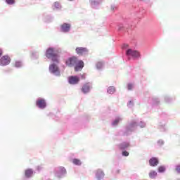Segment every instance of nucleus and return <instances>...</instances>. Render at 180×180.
<instances>
[{"label":"nucleus","mask_w":180,"mask_h":180,"mask_svg":"<svg viewBox=\"0 0 180 180\" xmlns=\"http://www.w3.org/2000/svg\"><path fill=\"white\" fill-rule=\"evenodd\" d=\"M62 49L57 46H49L46 49L45 56L48 60H51L52 63L49 65V72L53 77L60 78L61 77V69L58 66L60 64V54H61Z\"/></svg>","instance_id":"1"},{"label":"nucleus","mask_w":180,"mask_h":180,"mask_svg":"<svg viewBox=\"0 0 180 180\" xmlns=\"http://www.w3.org/2000/svg\"><path fill=\"white\" fill-rule=\"evenodd\" d=\"M122 49L126 50L125 54L129 60H131V58H133V60H139L140 57H141L139 51L129 48V44H124L122 45Z\"/></svg>","instance_id":"2"},{"label":"nucleus","mask_w":180,"mask_h":180,"mask_svg":"<svg viewBox=\"0 0 180 180\" xmlns=\"http://www.w3.org/2000/svg\"><path fill=\"white\" fill-rule=\"evenodd\" d=\"M136 123L129 122L125 126V129H121L116 133V136H130L133 131H134V127Z\"/></svg>","instance_id":"3"},{"label":"nucleus","mask_w":180,"mask_h":180,"mask_svg":"<svg viewBox=\"0 0 180 180\" xmlns=\"http://www.w3.org/2000/svg\"><path fill=\"white\" fill-rule=\"evenodd\" d=\"M53 174L57 179H63L67 176V169L63 166H59L54 169Z\"/></svg>","instance_id":"4"},{"label":"nucleus","mask_w":180,"mask_h":180,"mask_svg":"<svg viewBox=\"0 0 180 180\" xmlns=\"http://www.w3.org/2000/svg\"><path fill=\"white\" fill-rule=\"evenodd\" d=\"M160 117L161 119H164V120L159 122L158 129L162 132L167 131V119H168L169 115L167 112H162Z\"/></svg>","instance_id":"5"},{"label":"nucleus","mask_w":180,"mask_h":180,"mask_svg":"<svg viewBox=\"0 0 180 180\" xmlns=\"http://www.w3.org/2000/svg\"><path fill=\"white\" fill-rule=\"evenodd\" d=\"M35 105L37 108H38V109H41V110L47 108V102L46 101V99L40 97L37 99Z\"/></svg>","instance_id":"6"},{"label":"nucleus","mask_w":180,"mask_h":180,"mask_svg":"<svg viewBox=\"0 0 180 180\" xmlns=\"http://www.w3.org/2000/svg\"><path fill=\"white\" fill-rule=\"evenodd\" d=\"M75 53L77 56L80 57H84L85 56H88L89 54V49L86 47H77L75 49Z\"/></svg>","instance_id":"7"},{"label":"nucleus","mask_w":180,"mask_h":180,"mask_svg":"<svg viewBox=\"0 0 180 180\" xmlns=\"http://www.w3.org/2000/svg\"><path fill=\"white\" fill-rule=\"evenodd\" d=\"M160 103L161 101L160 100V98L157 96L150 97L148 100V103H149V105H151L152 108H157L158 106H160Z\"/></svg>","instance_id":"8"},{"label":"nucleus","mask_w":180,"mask_h":180,"mask_svg":"<svg viewBox=\"0 0 180 180\" xmlns=\"http://www.w3.org/2000/svg\"><path fill=\"white\" fill-rule=\"evenodd\" d=\"M92 89V83L86 82L84 83L81 89V92L83 93L84 95H87L91 92V89Z\"/></svg>","instance_id":"9"},{"label":"nucleus","mask_w":180,"mask_h":180,"mask_svg":"<svg viewBox=\"0 0 180 180\" xmlns=\"http://www.w3.org/2000/svg\"><path fill=\"white\" fill-rule=\"evenodd\" d=\"M11 64V57L8 55H4L0 58V65L1 67H6Z\"/></svg>","instance_id":"10"},{"label":"nucleus","mask_w":180,"mask_h":180,"mask_svg":"<svg viewBox=\"0 0 180 180\" xmlns=\"http://www.w3.org/2000/svg\"><path fill=\"white\" fill-rule=\"evenodd\" d=\"M61 33H70L71 32V23L63 22L60 26Z\"/></svg>","instance_id":"11"},{"label":"nucleus","mask_w":180,"mask_h":180,"mask_svg":"<svg viewBox=\"0 0 180 180\" xmlns=\"http://www.w3.org/2000/svg\"><path fill=\"white\" fill-rule=\"evenodd\" d=\"M77 60L78 58H77L76 56L70 57L65 60V65L70 68L74 67L75 64H77Z\"/></svg>","instance_id":"12"},{"label":"nucleus","mask_w":180,"mask_h":180,"mask_svg":"<svg viewBox=\"0 0 180 180\" xmlns=\"http://www.w3.org/2000/svg\"><path fill=\"white\" fill-rule=\"evenodd\" d=\"M68 81L70 85H77L79 83V77L78 75H72L68 78Z\"/></svg>","instance_id":"13"},{"label":"nucleus","mask_w":180,"mask_h":180,"mask_svg":"<svg viewBox=\"0 0 180 180\" xmlns=\"http://www.w3.org/2000/svg\"><path fill=\"white\" fill-rule=\"evenodd\" d=\"M116 30L120 36H123L127 30V27L124 26L123 24H118Z\"/></svg>","instance_id":"14"},{"label":"nucleus","mask_w":180,"mask_h":180,"mask_svg":"<svg viewBox=\"0 0 180 180\" xmlns=\"http://www.w3.org/2000/svg\"><path fill=\"white\" fill-rule=\"evenodd\" d=\"M90 6L92 9H99L101 4H102V0H89Z\"/></svg>","instance_id":"15"},{"label":"nucleus","mask_w":180,"mask_h":180,"mask_svg":"<svg viewBox=\"0 0 180 180\" xmlns=\"http://www.w3.org/2000/svg\"><path fill=\"white\" fill-rule=\"evenodd\" d=\"M95 178L97 180H102L105 178V172L102 169H98L95 172Z\"/></svg>","instance_id":"16"},{"label":"nucleus","mask_w":180,"mask_h":180,"mask_svg":"<svg viewBox=\"0 0 180 180\" xmlns=\"http://www.w3.org/2000/svg\"><path fill=\"white\" fill-rule=\"evenodd\" d=\"M84 60L77 59V60H76V63L74 65L75 71L76 72L81 71V70L84 68Z\"/></svg>","instance_id":"17"},{"label":"nucleus","mask_w":180,"mask_h":180,"mask_svg":"<svg viewBox=\"0 0 180 180\" xmlns=\"http://www.w3.org/2000/svg\"><path fill=\"white\" fill-rule=\"evenodd\" d=\"M34 174L35 172H34V170H33V169H31V168L26 169L24 172L25 178H26L27 179H30V178L33 177Z\"/></svg>","instance_id":"18"},{"label":"nucleus","mask_w":180,"mask_h":180,"mask_svg":"<svg viewBox=\"0 0 180 180\" xmlns=\"http://www.w3.org/2000/svg\"><path fill=\"white\" fill-rule=\"evenodd\" d=\"M43 20L45 22V23H51L53 20H54V17L50 14H48L46 13H44L43 15Z\"/></svg>","instance_id":"19"},{"label":"nucleus","mask_w":180,"mask_h":180,"mask_svg":"<svg viewBox=\"0 0 180 180\" xmlns=\"http://www.w3.org/2000/svg\"><path fill=\"white\" fill-rule=\"evenodd\" d=\"M117 147H118L119 150H120V151L127 150V148H129L130 147V142L124 141V142L118 144Z\"/></svg>","instance_id":"20"},{"label":"nucleus","mask_w":180,"mask_h":180,"mask_svg":"<svg viewBox=\"0 0 180 180\" xmlns=\"http://www.w3.org/2000/svg\"><path fill=\"white\" fill-rule=\"evenodd\" d=\"M160 164V160H158V158L157 157H152L149 160V165L150 167H157Z\"/></svg>","instance_id":"21"},{"label":"nucleus","mask_w":180,"mask_h":180,"mask_svg":"<svg viewBox=\"0 0 180 180\" xmlns=\"http://www.w3.org/2000/svg\"><path fill=\"white\" fill-rule=\"evenodd\" d=\"M39 57L40 56H39V51H36V50L31 51L30 52L31 60H39Z\"/></svg>","instance_id":"22"},{"label":"nucleus","mask_w":180,"mask_h":180,"mask_svg":"<svg viewBox=\"0 0 180 180\" xmlns=\"http://www.w3.org/2000/svg\"><path fill=\"white\" fill-rule=\"evenodd\" d=\"M135 123L134 130H136V127H140L141 129H144L146 127V124L144 121L141 120L140 122L131 121L130 123Z\"/></svg>","instance_id":"23"},{"label":"nucleus","mask_w":180,"mask_h":180,"mask_svg":"<svg viewBox=\"0 0 180 180\" xmlns=\"http://www.w3.org/2000/svg\"><path fill=\"white\" fill-rule=\"evenodd\" d=\"M123 120V118L122 117H117L115 120H113L111 122V125L112 127H116Z\"/></svg>","instance_id":"24"},{"label":"nucleus","mask_w":180,"mask_h":180,"mask_svg":"<svg viewBox=\"0 0 180 180\" xmlns=\"http://www.w3.org/2000/svg\"><path fill=\"white\" fill-rule=\"evenodd\" d=\"M164 101L165 103H168L169 105L172 103L174 101H175V97H171L169 95H165L164 96Z\"/></svg>","instance_id":"25"},{"label":"nucleus","mask_w":180,"mask_h":180,"mask_svg":"<svg viewBox=\"0 0 180 180\" xmlns=\"http://www.w3.org/2000/svg\"><path fill=\"white\" fill-rule=\"evenodd\" d=\"M52 8L53 11H61L63 6H61L60 2L56 1L53 3V4L52 5Z\"/></svg>","instance_id":"26"},{"label":"nucleus","mask_w":180,"mask_h":180,"mask_svg":"<svg viewBox=\"0 0 180 180\" xmlns=\"http://www.w3.org/2000/svg\"><path fill=\"white\" fill-rule=\"evenodd\" d=\"M115 92H116V87H115L114 86H110L107 89V94H108L109 95H113Z\"/></svg>","instance_id":"27"},{"label":"nucleus","mask_w":180,"mask_h":180,"mask_svg":"<svg viewBox=\"0 0 180 180\" xmlns=\"http://www.w3.org/2000/svg\"><path fill=\"white\" fill-rule=\"evenodd\" d=\"M136 12H137L138 16H144V13H146V10L143 8H139L136 9Z\"/></svg>","instance_id":"28"},{"label":"nucleus","mask_w":180,"mask_h":180,"mask_svg":"<svg viewBox=\"0 0 180 180\" xmlns=\"http://www.w3.org/2000/svg\"><path fill=\"white\" fill-rule=\"evenodd\" d=\"M13 67H15V68H18V69L22 68V67H23V63L20 60H16L14 63Z\"/></svg>","instance_id":"29"},{"label":"nucleus","mask_w":180,"mask_h":180,"mask_svg":"<svg viewBox=\"0 0 180 180\" xmlns=\"http://www.w3.org/2000/svg\"><path fill=\"white\" fill-rule=\"evenodd\" d=\"M166 171L167 167H165V166L164 165L159 166V167L158 168V172H159V174H164V172H165Z\"/></svg>","instance_id":"30"},{"label":"nucleus","mask_w":180,"mask_h":180,"mask_svg":"<svg viewBox=\"0 0 180 180\" xmlns=\"http://www.w3.org/2000/svg\"><path fill=\"white\" fill-rule=\"evenodd\" d=\"M103 65H105V63L101 61L97 62V63L96 64V69L98 70V71L103 68Z\"/></svg>","instance_id":"31"},{"label":"nucleus","mask_w":180,"mask_h":180,"mask_svg":"<svg viewBox=\"0 0 180 180\" xmlns=\"http://www.w3.org/2000/svg\"><path fill=\"white\" fill-rule=\"evenodd\" d=\"M113 175H117V174H120V169L117 168V166H115L111 171Z\"/></svg>","instance_id":"32"},{"label":"nucleus","mask_w":180,"mask_h":180,"mask_svg":"<svg viewBox=\"0 0 180 180\" xmlns=\"http://www.w3.org/2000/svg\"><path fill=\"white\" fill-rule=\"evenodd\" d=\"M49 116L51 117V119H53V120H58L60 119V117H58V115H56L53 112H50Z\"/></svg>","instance_id":"33"},{"label":"nucleus","mask_w":180,"mask_h":180,"mask_svg":"<svg viewBox=\"0 0 180 180\" xmlns=\"http://www.w3.org/2000/svg\"><path fill=\"white\" fill-rule=\"evenodd\" d=\"M157 176V172L155 171H151L150 173H149V177L151 179H154L155 178H156Z\"/></svg>","instance_id":"34"},{"label":"nucleus","mask_w":180,"mask_h":180,"mask_svg":"<svg viewBox=\"0 0 180 180\" xmlns=\"http://www.w3.org/2000/svg\"><path fill=\"white\" fill-rule=\"evenodd\" d=\"M134 88V84H133V83H128L127 84V91H133Z\"/></svg>","instance_id":"35"},{"label":"nucleus","mask_w":180,"mask_h":180,"mask_svg":"<svg viewBox=\"0 0 180 180\" xmlns=\"http://www.w3.org/2000/svg\"><path fill=\"white\" fill-rule=\"evenodd\" d=\"M165 144V141L162 139H159L157 141V146L158 147H162Z\"/></svg>","instance_id":"36"},{"label":"nucleus","mask_w":180,"mask_h":180,"mask_svg":"<svg viewBox=\"0 0 180 180\" xmlns=\"http://www.w3.org/2000/svg\"><path fill=\"white\" fill-rule=\"evenodd\" d=\"M72 162L75 165H78V166L81 165L82 164L81 160H79L77 158L73 159Z\"/></svg>","instance_id":"37"},{"label":"nucleus","mask_w":180,"mask_h":180,"mask_svg":"<svg viewBox=\"0 0 180 180\" xmlns=\"http://www.w3.org/2000/svg\"><path fill=\"white\" fill-rule=\"evenodd\" d=\"M5 2L7 5H15L16 4L15 0H5Z\"/></svg>","instance_id":"38"},{"label":"nucleus","mask_w":180,"mask_h":180,"mask_svg":"<svg viewBox=\"0 0 180 180\" xmlns=\"http://www.w3.org/2000/svg\"><path fill=\"white\" fill-rule=\"evenodd\" d=\"M129 155H130V153L127 150H122V157H129Z\"/></svg>","instance_id":"39"},{"label":"nucleus","mask_w":180,"mask_h":180,"mask_svg":"<svg viewBox=\"0 0 180 180\" xmlns=\"http://www.w3.org/2000/svg\"><path fill=\"white\" fill-rule=\"evenodd\" d=\"M127 106L129 108H133V106H134V102L132 100H130L129 101H128Z\"/></svg>","instance_id":"40"},{"label":"nucleus","mask_w":180,"mask_h":180,"mask_svg":"<svg viewBox=\"0 0 180 180\" xmlns=\"http://www.w3.org/2000/svg\"><path fill=\"white\" fill-rule=\"evenodd\" d=\"M175 171H176V174H180V164L176 165L175 166Z\"/></svg>","instance_id":"41"},{"label":"nucleus","mask_w":180,"mask_h":180,"mask_svg":"<svg viewBox=\"0 0 180 180\" xmlns=\"http://www.w3.org/2000/svg\"><path fill=\"white\" fill-rule=\"evenodd\" d=\"M77 77H79V81H80L81 79H85L86 75V74L78 75Z\"/></svg>","instance_id":"42"},{"label":"nucleus","mask_w":180,"mask_h":180,"mask_svg":"<svg viewBox=\"0 0 180 180\" xmlns=\"http://www.w3.org/2000/svg\"><path fill=\"white\" fill-rule=\"evenodd\" d=\"M111 11L112 12H115V11H117V6H116L115 4H112L111 5Z\"/></svg>","instance_id":"43"},{"label":"nucleus","mask_w":180,"mask_h":180,"mask_svg":"<svg viewBox=\"0 0 180 180\" xmlns=\"http://www.w3.org/2000/svg\"><path fill=\"white\" fill-rule=\"evenodd\" d=\"M41 169H43V167L41 166H37V170L40 172V171H41Z\"/></svg>","instance_id":"44"},{"label":"nucleus","mask_w":180,"mask_h":180,"mask_svg":"<svg viewBox=\"0 0 180 180\" xmlns=\"http://www.w3.org/2000/svg\"><path fill=\"white\" fill-rule=\"evenodd\" d=\"M3 54H4V50L0 48V58L1 57H2Z\"/></svg>","instance_id":"45"},{"label":"nucleus","mask_w":180,"mask_h":180,"mask_svg":"<svg viewBox=\"0 0 180 180\" xmlns=\"http://www.w3.org/2000/svg\"><path fill=\"white\" fill-rule=\"evenodd\" d=\"M128 27H129V29H131L133 27V25H130L128 24Z\"/></svg>","instance_id":"46"},{"label":"nucleus","mask_w":180,"mask_h":180,"mask_svg":"<svg viewBox=\"0 0 180 180\" xmlns=\"http://www.w3.org/2000/svg\"><path fill=\"white\" fill-rule=\"evenodd\" d=\"M68 1H70V2H72V1H75V0H68Z\"/></svg>","instance_id":"47"},{"label":"nucleus","mask_w":180,"mask_h":180,"mask_svg":"<svg viewBox=\"0 0 180 180\" xmlns=\"http://www.w3.org/2000/svg\"><path fill=\"white\" fill-rule=\"evenodd\" d=\"M139 1H144V0H139Z\"/></svg>","instance_id":"48"}]
</instances>
